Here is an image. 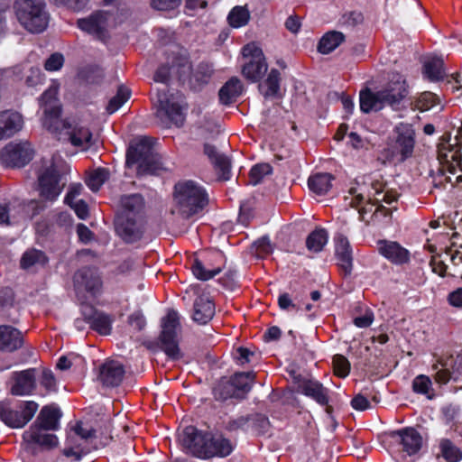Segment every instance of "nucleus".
Instances as JSON below:
<instances>
[{"mask_svg": "<svg viewBox=\"0 0 462 462\" xmlns=\"http://www.w3.org/2000/svg\"><path fill=\"white\" fill-rule=\"evenodd\" d=\"M378 251L387 260L394 264H403L409 262L410 253L399 243L393 241H379Z\"/></svg>", "mask_w": 462, "mask_h": 462, "instance_id": "393cba45", "label": "nucleus"}, {"mask_svg": "<svg viewBox=\"0 0 462 462\" xmlns=\"http://www.w3.org/2000/svg\"><path fill=\"white\" fill-rule=\"evenodd\" d=\"M40 383L48 392L57 391V381L51 370L44 368L42 371Z\"/></svg>", "mask_w": 462, "mask_h": 462, "instance_id": "13d9d810", "label": "nucleus"}, {"mask_svg": "<svg viewBox=\"0 0 462 462\" xmlns=\"http://www.w3.org/2000/svg\"><path fill=\"white\" fill-rule=\"evenodd\" d=\"M328 233L325 229H316L308 236L306 240V246L308 250L314 253H319L322 251L328 243Z\"/></svg>", "mask_w": 462, "mask_h": 462, "instance_id": "37998d69", "label": "nucleus"}, {"mask_svg": "<svg viewBox=\"0 0 462 462\" xmlns=\"http://www.w3.org/2000/svg\"><path fill=\"white\" fill-rule=\"evenodd\" d=\"M32 159V149L28 142L10 143L0 153V160L7 167H23Z\"/></svg>", "mask_w": 462, "mask_h": 462, "instance_id": "4468645a", "label": "nucleus"}, {"mask_svg": "<svg viewBox=\"0 0 462 462\" xmlns=\"http://www.w3.org/2000/svg\"><path fill=\"white\" fill-rule=\"evenodd\" d=\"M38 408L34 401H4L0 402V419L12 429H22L33 418Z\"/></svg>", "mask_w": 462, "mask_h": 462, "instance_id": "0eeeda50", "label": "nucleus"}, {"mask_svg": "<svg viewBox=\"0 0 462 462\" xmlns=\"http://www.w3.org/2000/svg\"><path fill=\"white\" fill-rule=\"evenodd\" d=\"M438 160L450 173H455L457 167L462 171V145L448 142L439 143Z\"/></svg>", "mask_w": 462, "mask_h": 462, "instance_id": "a211bd4d", "label": "nucleus"}, {"mask_svg": "<svg viewBox=\"0 0 462 462\" xmlns=\"http://www.w3.org/2000/svg\"><path fill=\"white\" fill-rule=\"evenodd\" d=\"M270 423L266 416L262 414L252 415L250 430L257 434H263L267 432Z\"/></svg>", "mask_w": 462, "mask_h": 462, "instance_id": "5fc2aeb1", "label": "nucleus"}, {"mask_svg": "<svg viewBox=\"0 0 462 462\" xmlns=\"http://www.w3.org/2000/svg\"><path fill=\"white\" fill-rule=\"evenodd\" d=\"M74 433L88 443H92L96 438L93 428L82 421H78L73 428Z\"/></svg>", "mask_w": 462, "mask_h": 462, "instance_id": "6e6d98bb", "label": "nucleus"}, {"mask_svg": "<svg viewBox=\"0 0 462 462\" xmlns=\"http://www.w3.org/2000/svg\"><path fill=\"white\" fill-rule=\"evenodd\" d=\"M110 15L103 11H97L88 18L79 19L78 26L82 31L100 37L106 30Z\"/></svg>", "mask_w": 462, "mask_h": 462, "instance_id": "b1692460", "label": "nucleus"}, {"mask_svg": "<svg viewBox=\"0 0 462 462\" xmlns=\"http://www.w3.org/2000/svg\"><path fill=\"white\" fill-rule=\"evenodd\" d=\"M300 391L322 406L329 402L328 389L316 380H304L299 384Z\"/></svg>", "mask_w": 462, "mask_h": 462, "instance_id": "c85d7f7f", "label": "nucleus"}, {"mask_svg": "<svg viewBox=\"0 0 462 462\" xmlns=\"http://www.w3.org/2000/svg\"><path fill=\"white\" fill-rule=\"evenodd\" d=\"M74 279L77 282H79V279H81V282L85 286L86 290L92 293H96L97 291H98L101 286L99 277L95 275L93 272L88 269L80 270L79 272H78Z\"/></svg>", "mask_w": 462, "mask_h": 462, "instance_id": "c03bdc74", "label": "nucleus"}, {"mask_svg": "<svg viewBox=\"0 0 462 462\" xmlns=\"http://www.w3.org/2000/svg\"><path fill=\"white\" fill-rule=\"evenodd\" d=\"M64 64V57L61 53L55 52L51 54L44 63V69L47 71L60 70Z\"/></svg>", "mask_w": 462, "mask_h": 462, "instance_id": "e2e57ef3", "label": "nucleus"}, {"mask_svg": "<svg viewBox=\"0 0 462 462\" xmlns=\"http://www.w3.org/2000/svg\"><path fill=\"white\" fill-rule=\"evenodd\" d=\"M61 417L60 410L55 406H44L35 422L32 425L45 430H56L59 428V420Z\"/></svg>", "mask_w": 462, "mask_h": 462, "instance_id": "473e14b6", "label": "nucleus"}, {"mask_svg": "<svg viewBox=\"0 0 462 462\" xmlns=\"http://www.w3.org/2000/svg\"><path fill=\"white\" fill-rule=\"evenodd\" d=\"M116 226L118 235L127 243H133L142 236L140 225L131 216H118Z\"/></svg>", "mask_w": 462, "mask_h": 462, "instance_id": "bb28decb", "label": "nucleus"}, {"mask_svg": "<svg viewBox=\"0 0 462 462\" xmlns=\"http://www.w3.org/2000/svg\"><path fill=\"white\" fill-rule=\"evenodd\" d=\"M125 375L124 365L116 360H106L99 367L98 380L107 387L120 384Z\"/></svg>", "mask_w": 462, "mask_h": 462, "instance_id": "4be33fe9", "label": "nucleus"}, {"mask_svg": "<svg viewBox=\"0 0 462 462\" xmlns=\"http://www.w3.org/2000/svg\"><path fill=\"white\" fill-rule=\"evenodd\" d=\"M121 207L120 216H131L133 214L135 217L143 207V197L139 194L124 196L121 198Z\"/></svg>", "mask_w": 462, "mask_h": 462, "instance_id": "a19ab883", "label": "nucleus"}, {"mask_svg": "<svg viewBox=\"0 0 462 462\" xmlns=\"http://www.w3.org/2000/svg\"><path fill=\"white\" fill-rule=\"evenodd\" d=\"M125 164L128 168L135 167L138 175L159 174L167 170L162 157L154 152L152 139L146 136L130 143Z\"/></svg>", "mask_w": 462, "mask_h": 462, "instance_id": "20e7f679", "label": "nucleus"}, {"mask_svg": "<svg viewBox=\"0 0 462 462\" xmlns=\"http://www.w3.org/2000/svg\"><path fill=\"white\" fill-rule=\"evenodd\" d=\"M392 441L400 447V450L411 456L420 451L422 446V437L413 428H405L390 434Z\"/></svg>", "mask_w": 462, "mask_h": 462, "instance_id": "f3484780", "label": "nucleus"}, {"mask_svg": "<svg viewBox=\"0 0 462 462\" xmlns=\"http://www.w3.org/2000/svg\"><path fill=\"white\" fill-rule=\"evenodd\" d=\"M442 457L448 462H459L462 459V451L448 439H442L439 442Z\"/></svg>", "mask_w": 462, "mask_h": 462, "instance_id": "a18cd8bd", "label": "nucleus"}, {"mask_svg": "<svg viewBox=\"0 0 462 462\" xmlns=\"http://www.w3.org/2000/svg\"><path fill=\"white\" fill-rule=\"evenodd\" d=\"M398 199V193L393 189L387 188L386 182L382 178L374 179L371 182V191L368 194L369 202L377 206L374 214L382 213L384 217L391 215V210L384 208L382 203L392 204Z\"/></svg>", "mask_w": 462, "mask_h": 462, "instance_id": "ddd939ff", "label": "nucleus"}, {"mask_svg": "<svg viewBox=\"0 0 462 462\" xmlns=\"http://www.w3.org/2000/svg\"><path fill=\"white\" fill-rule=\"evenodd\" d=\"M180 440L187 452L203 459L226 457L236 447V442L222 433H203L193 426L183 430Z\"/></svg>", "mask_w": 462, "mask_h": 462, "instance_id": "f03ea898", "label": "nucleus"}, {"mask_svg": "<svg viewBox=\"0 0 462 462\" xmlns=\"http://www.w3.org/2000/svg\"><path fill=\"white\" fill-rule=\"evenodd\" d=\"M47 262L44 253L37 249H29L25 251L21 258L20 265L23 269L27 270L32 267L43 265Z\"/></svg>", "mask_w": 462, "mask_h": 462, "instance_id": "79ce46f5", "label": "nucleus"}, {"mask_svg": "<svg viewBox=\"0 0 462 462\" xmlns=\"http://www.w3.org/2000/svg\"><path fill=\"white\" fill-rule=\"evenodd\" d=\"M225 266V255L219 250L208 254L207 259H195L191 271L194 276L201 281H208L217 275Z\"/></svg>", "mask_w": 462, "mask_h": 462, "instance_id": "f8f14e48", "label": "nucleus"}, {"mask_svg": "<svg viewBox=\"0 0 462 462\" xmlns=\"http://www.w3.org/2000/svg\"><path fill=\"white\" fill-rule=\"evenodd\" d=\"M424 76L432 82L444 79L446 71L444 69V61L439 57H430L423 64Z\"/></svg>", "mask_w": 462, "mask_h": 462, "instance_id": "4c0bfd02", "label": "nucleus"}, {"mask_svg": "<svg viewBox=\"0 0 462 462\" xmlns=\"http://www.w3.org/2000/svg\"><path fill=\"white\" fill-rule=\"evenodd\" d=\"M204 152L218 171L219 178L224 180H229L231 174L229 159L226 155L218 152L217 148L209 143L204 145Z\"/></svg>", "mask_w": 462, "mask_h": 462, "instance_id": "7c9ffc66", "label": "nucleus"}, {"mask_svg": "<svg viewBox=\"0 0 462 462\" xmlns=\"http://www.w3.org/2000/svg\"><path fill=\"white\" fill-rule=\"evenodd\" d=\"M160 106L157 110V117L162 125L170 127L171 125L181 126L185 120L182 100H179L173 96L167 97L165 95L159 98Z\"/></svg>", "mask_w": 462, "mask_h": 462, "instance_id": "9b49d317", "label": "nucleus"}, {"mask_svg": "<svg viewBox=\"0 0 462 462\" xmlns=\"http://www.w3.org/2000/svg\"><path fill=\"white\" fill-rule=\"evenodd\" d=\"M334 177L330 173L319 172L310 175L308 180L310 189L317 195H325L332 188Z\"/></svg>", "mask_w": 462, "mask_h": 462, "instance_id": "e433bc0d", "label": "nucleus"}, {"mask_svg": "<svg viewBox=\"0 0 462 462\" xmlns=\"http://www.w3.org/2000/svg\"><path fill=\"white\" fill-rule=\"evenodd\" d=\"M130 89L125 86H120L117 89L116 95L113 97L106 106V111L109 114L116 112L130 97Z\"/></svg>", "mask_w": 462, "mask_h": 462, "instance_id": "09e8293b", "label": "nucleus"}, {"mask_svg": "<svg viewBox=\"0 0 462 462\" xmlns=\"http://www.w3.org/2000/svg\"><path fill=\"white\" fill-rule=\"evenodd\" d=\"M438 101V97L430 91H425L414 102V107L420 111H427L433 107Z\"/></svg>", "mask_w": 462, "mask_h": 462, "instance_id": "603ef678", "label": "nucleus"}, {"mask_svg": "<svg viewBox=\"0 0 462 462\" xmlns=\"http://www.w3.org/2000/svg\"><path fill=\"white\" fill-rule=\"evenodd\" d=\"M58 92L59 84L52 82L40 98V104L43 109L42 125L55 135H60L62 132H65L69 121V118L66 120L60 118L61 106L58 99Z\"/></svg>", "mask_w": 462, "mask_h": 462, "instance_id": "423d86ee", "label": "nucleus"}, {"mask_svg": "<svg viewBox=\"0 0 462 462\" xmlns=\"http://www.w3.org/2000/svg\"><path fill=\"white\" fill-rule=\"evenodd\" d=\"M109 173L106 169L98 168L94 171L87 180L88 187L94 192L99 190L101 186L108 179Z\"/></svg>", "mask_w": 462, "mask_h": 462, "instance_id": "8fccbe9b", "label": "nucleus"}, {"mask_svg": "<svg viewBox=\"0 0 462 462\" xmlns=\"http://www.w3.org/2000/svg\"><path fill=\"white\" fill-rule=\"evenodd\" d=\"M183 63V60L180 61L178 64H173L171 67L168 66H162L160 67L155 75H154V80L157 82L165 83L171 74V71L176 72L178 75V69L180 66Z\"/></svg>", "mask_w": 462, "mask_h": 462, "instance_id": "052dcab7", "label": "nucleus"}, {"mask_svg": "<svg viewBox=\"0 0 462 462\" xmlns=\"http://www.w3.org/2000/svg\"><path fill=\"white\" fill-rule=\"evenodd\" d=\"M431 387V381L427 375H418L412 382V389L415 393L420 394H426L429 393Z\"/></svg>", "mask_w": 462, "mask_h": 462, "instance_id": "bf43d9fd", "label": "nucleus"}, {"mask_svg": "<svg viewBox=\"0 0 462 462\" xmlns=\"http://www.w3.org/2000/svg\"><path fill=\"white\" fill-rule=\"evenodd\" d=\"M409 95V86L406 79L393 73L389 81L380 89L373 91L366 88L360 91V110L363 113L377 112L385 107L399 111L405 106L404 103Z\"/></svg>", "mask_w": 462, "mask_h": 462, "instance_id": "f257e3e1", "label": "nucleus"}, {"mask_svg": "<svg viewBox=\"0 0 462 462\" xmlns=\"http://www.w3.org/2000/svg\"><path fill=\"white\" fill-rule=\"evenodd\" d=\"M47 430L31 426V428L24 432V438L32 443L43 446L46 448L55 447L58 443V439L54 434L47 433Z\"/></svg>", "mask_w": 462, "mask_h": 462, "instance_id": "f704fd0d", "label": "nucleus"}, {"mask_svg": "<svg viewBox=\"0 0 462 462\" xmlns=\"http://www.w3.org/2000/svg\"><path fill=\"white\" fill-rule=\"evenodd\" d=\"M43 81V75L39 68L32 67L25 78V82L29 87H34L42 84Z\"/></svg>", "mask_w": 462, "mask_h": 462, "instance_id": "0e129e2a", "label": "nucleus"}, {"mask_svg": "<svg viewBox=\"0 0 462 462\" xmlns=\"http://www.w3.org/2000/svg\"><path fill=\"white\" fill-rule=\"evenodd\" d=\"M23 120L17 112L3 111L0 113V141L12 137L23 127Z\"/></svg>", "mask_w": 462, "mask_h": 462, "instance_id": "cd10ccee", "label": "nucleus"}, {"mask_svg": "<svg viewBox=\"0 0 462 462\" xmlns=\"http://www.w3.org/2000/svg\"><path fill=\"white\" fill-rule=\"evenodd\" d=\"M345 39L346 37L341 32L329 31L319 40L318 51L322 54H328L344 42Z\"/></svg>", "mask_w": 462, "mask_h": 462, "instance_id": "ea45409f", "label": "nucleus"}, {"mask_svg": "<svg viewBox=\"0 0 462 462\" xmlns=\"http://www.w3.org/2000/svg\"><path fill=\"white\" fill-rule=\"evenodd\" d=\"M335 254L338 266L344 271L345 275H349L353 267L352 249L348 239L343 235L335 238Z\"/></svg>", "mask_w": 462, "mask_h": 462, "instance_id": "a878e982", "label": "nucleus"}, {"mask_svg": "<svg viewBox=\"0 0 462 462\" xmlns=\"http://www.w3.org/2000/svg\"><path fill=\"white\" fill-rule=\"evenodd\" d=\"M273 168L269 163H259L254 165L250 171V183L254 186L259 184L263 179L271 174Z\"/></svg>", "mask_w": 462, "mask_h": 462, "instance_id": "3c124183", "label": "nucleus"}, {"mask_svg": "<svg viewBox=\"0 0 462 462\" xmlns=\"http://www.w3.org/2000/svg\"><path fill=\"white\" fill-rule=\"evenodd\" d=\"M414 131L410 125H401L397 128V137L393 146L394 152L400 154L403 162L411 157L414 149Z\"/></svg>", "mask_w": 462, "mask_h": 462, "instance_id": "5701e85b", "label": "nucleus"}, {"mask_svg": "<svg viewBox=\"0 0 462 462\" xmlns=\"http://www.w3.org/2000/svg\"><path fill=\"white\" fill-rule=\"evenodd\" d=\"M242 53L248 60L242 68L243 76L252 82L259 81L268 69L263 51L256 44L249 43L243 48Z\"/></svg>", "mask_w": 462, "mask_h": 462, "instance_id": "9d476101", "label": "nucleus"}, {"mask_svg": "<svg viewBox=\"0 0 462 462\" xmlns=\"http://www.w3.org/2000/svg\"><path fill=\"white\" fill-rule=\"evenodd\" d=\"M281 74L278 69H273L265 80L258 85L260 93L264 98H276L280 95Z\"/></svg>", "mask_w": 462, "mask_h": 462, "instance_id": "72a5a7b5", "label": "nucleus"}, {"mask_svg": "<svg viewBox=\"0 0 462 462\" xmlns=\"http://www.w3.org/2000/svg\"><path fill=\"white\" fill-rule=\"evenodd\" d=\"M251 419L252 415L239 416L236 418L230 419L226 425V429L229 431H236L238 430L249 431Z\"/></svg>", "mask_w": 462, "mask_h": 462, "instance_id": "864d4df0", "label": "nucleus"}, {"mask_svg": "<svg viewBox=\"0 0 462 462\" xmlns=\"http://www.w3.org/2000/svg\"><path fill=\"white\" fill-rule=\"evenodd\" d=\"M14 10L20 24L32 33L42 32L49 23L44 0H16Z\"/></svg>", "mask_w": 462, "mask_h": 462, "instance_id": "39448f33", "label": "nucleus"}, {"mask_svg": "<svg viewBox=\"0 0 462 462\" xmlns=\"http://www.w3.org/2000/svg\"><path fill=\"white\" fill-rule=\"evenodd\" d=\"M254 378L255 374L254 372L236 373L230 378L239 399L245 398L251 391Z\"/></svg>", "mask_w": 462, "mask_h": 462, "instance_id": "58836bf2", "label": "nucleus"}, {"mask_svg": "<svg viewBox=\"0 0 462 462\" xmlns=\"http://www.w3.org/2000/svg\"><path fill=\"white\" fill-rule=\"evenodd\" d=\"M22 333L15 328L7 325L0 326V350L13 352L23 346Z\"/></svg>", "mask_w": 462, "mask_h": 462, "instance_id": "2f4dec72", "label": "nucleus"}, {"mask_svg": "<svg viewBox=\"0 0 462 462\" xmlns=\"http://www.w3.org/2000/svg\"><path fill=\"white\" fill-rule=\"evenodd\" d=\"M254 353L246 347H239L236 350V359L238 365H244L245 364L250 363Z\"/></svg>", "mask_w": 462, "mask_h": 462, "instance_id": "774afa93", "label": "nucleus"}, {"mask_svg": "<svg viewBox=\"0 0 462 462\" xmlns=\"http://www.w3.org/2000/svg\"><path fill=\"white\" fill-rule=\"evenodd\" d=\"M214 396L217 400L226 401L229 398L239 399L238 393L236 392L232 382L229 380H221L213 390Z\"/></svg>", "mask_w": 462, "mask_h": 462, "instance_id": "49530a36", "label": "nucleus"}, {"mask_svg": "<svg viewBox=\"0 0 462 462\" xmlns=\"http://www.w3.org/2000/svg\"><path fill=\"white\" fill-rule=\"evenodd\" d=\"M333 366L337 375L346 377L350 372V363L342 355H336L333 357Z\"/></svg>", "mask_w": 462, "mask_h": 462, "instance_id": "4d7b16f0", "label": "nucleus"}, {"mask_svg": "<svg viewBox=\"0 0 462 462\" xmlns=\"http://www.w3.org/2000/svg\"><path fill=\"white\" fill-rule=\"evenodd\" d=\"M430 264L432 268V272L437 273L440 277H445L448 275V265L444 263L443 260H441L439 255L432 256Z\"/></svg>", "mask_w": 462, "mask_h": 462, "instance_id": "69168bd1", "label": "nucleus"}, {"mask_svg": "<svg viewBox=\"0 0 462 462\" xmlns=\"http://www.w3.org/2000/svg\"><path fill=\"white\" fill-rule=\"evenodd\" d=\"M65 134L68 135L73 146L86 149L91 145L92 133L87 124L81 120L69 118Z\"/></svg>", "mask_w": 462, "mask_h": 462, "instance_id": "6ab92c4d", "label": "nucleus"}, {"mask_svg": "<svg viewBox=\"0 0 462 462\" xmlns=\"http://www.w3.org/2000/svg\"><path fill=\"white\" fill-rule=\"evenodd\" d=\"M178 73L180 79L183 80L190 73L189 83L192 88L199 89L209 82L213 74V69L208 63H199L196 68L191 69L188 60H183V63L178 69Z\"/></svg>", "mask_w": 462, "mask_h": 462, "instance_id": "dca6fc26", "label": "nucleus"}, {"mask_svg": "<svg viewBox=\"0 0 462 462\" xmlns=\"http://www.w3.org/2000/svg\"><path fill=\"white\" fill-rule=\"evenodd\" d=\"M256 251L261 256L267 255L272 253L273 247L269 237L263 236L254 242Z\"/></svg>", "mask_w": 462, "mask_h": 462, "instance_id": "338daca9", "label": "nucleus"}, {"mask_svg": "<svg viewBox=\"0 0 462 462\" xmlns=\"http://www.w3.org/2000/svg\"><path fill=\"white\" fill-rule=\"evenodd\" d=\"M162 333L160 340L165 354L172 359L181 357L179 348V333L180 330V317L177 311L169 310L162 320Z\"/></svg>", "mask_w": 462, "mask_h": 462, "instance_id": "6e6552de", "label": "nucleus"}, {"mask_svg": "<svg viewBox=\"0 0 462 462\" xmlns=\"http://www.w3.org/2000/svg\"><path fill=\"white\" fill-rule=\"evenodd\" d=\"M13 384L10 393L15 396L30 395L36 387L35 369H26L21 372H15L13 374Z\"/></svg>", "mask_w": 462, "mask_h": 462, "instance_id": "412c9836", "label": "nucleus"}, {"mask_svg": "<svg viewBox=\"0 0 462 462\" xmlns=\"http://www.w3.org/2000/svg\"><path fill=\"white\" fill-rule=\"evenodd\" d=\"M363 20L364 17L360 12L353 11L344 14L340 18L339 23L346 27H354L360 24Z\"/></svg>", "mask_w": 462, "mask_h": 462, "instance_id": "680f3d73", "label": "nucleus"}, {"mask_svg": "<svg viewBox=\"0 0 462 462\" xmlns=\"http://www.w3.org/2000/svg\"><path fill=\"white\" fill-rule=\"evenodd\" d=\"M243 85L239 79L231 78L219 90V100L224 105H229L242 94Z\"/></svg>", "mask_w": 462, "mask_h": 462, "instance_id": "c9c22d12", "label": "nucleus"}, {"mask_svg": "<svg viewBox=\"0 0 462 462\" xmlns=\"http://www.w3.org/2000/svg\"><path fill=\"white\" fill-rule=\"evenodd\" d=\"M40 195L46 200L53 201L61 193L64 183H60V175L52 160L43 162L38 172Z\"/></svg>", "mask_w": 462, "mask_h": 462, "instance_id": "1a4fd4ad", "label": "nucleus"}, {"mask_svg": "<svg viewBox=\"0 0 462 462\" xmlns=\"http://www.w3.org/2000/svg\"><path fill=\"white\" fill-rule=\"evenodd\" d=\"M193 309V319L199 324L208 323L215 315V304L210 297L205 294L196 298Z\"/></svg>", "mask_w": 462, "mask_h": 462, "instance_id": "c756f323", "label": "nucleus"}, {"mask_svg": "<svg viewBox=\"0 0 462 462\" xmlns=\"http://www.w3.org/2000/svg\"><path fill=\"white\" fill-rule=\"evenodd\" d=\"M228 23L234 28L245 26L249 19L250 13L245 6H235L228 14Z\"/></svg>", "mask_w": 462, "mask_h": 462, "instance_id": "de8ad7c7", "label": "nucleus"}, {"mask_svg": "<svg viewBox=\"0 0 462 462\" xmlns=\"http://www.w3.org/2000/svg\"><path fill=\"white\" fill-rule=\"evenodd\" d=\"M82 315L93 330L104 336L111 333L114 319L110 315L97 310L91 306H84Z\"/></svg>", "mask_w": 462, "mask_h": 462, "instance_id": "aec40b11", "label": "nucleus"}, {"mask_svg": "<svg viewBox=\"0 0 462 462\" xmlns=\"http://www.w3.org/2000/svg\"><path fill=\"white\" fill-rule=\"evenodd\" d=\"M208 203L205 189L199 183L190 180L177 182L173 189V205L171 213L181 218L188 219L199 213Z\"/></svg>", "mask_w": 462, "mask_h": 462, "instance_id": "7ed1b4c3", "label": "nucleus"}, {"mask_svg": "<svg viewBox=\"0 0 462 462\" xmlns=\"http://www.w3.org/2000/svg\"><path fill=\"white\" fill-rule=\"evenodd\" d=\"M432 370L435 380L439 383H447L450 379L457 380L462 375V353L446 360L438 358L432 365Z\"/></svg>", "mask_w": 462, "mask_h": 462, "instance_id": "2eb2a0df", "label": "nucleus"}]
</instances>
